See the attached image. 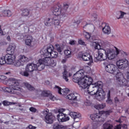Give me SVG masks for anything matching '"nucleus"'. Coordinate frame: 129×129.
<instances>
[{"label": "nucleus", "instance_id": "nucleus-34", "mask_svg": "<svg viewBox=\"0 0 129 129\" xmlns=\"http://www.w3.org/2000/svg\"><path fill=\"white\" fill-rule=\"evenodd\" d=\"M126 83H127V82L123 78V79L118 83V84H119V85H122L123 86H126V87H129V84H126Z\"/></svg>", "mask_w": 129, "mask_h": 129}, {"label": "nucleus", "instance_id": "nucleus-4", "mask_svg": "<svg viewBox=\"0 0 129 129\" xmlns=\"http://www.w3.org/2000/svg\"><path fill=\"white\" fill-rule=\"evenodd\" d=\"M105 69L107 72L113 74V75H117V81L118 84L123 79V75L119 72V70L117 68L116 66L113 64H109L106 66Z\"/></svg>", "mask_w": 129, "mask_h": 129}, {"label": "nucleus", "instance_id": "nucleus-32", "mask_svg": "<svg viewBox=\"0 0 129 129\" xmlns=\"http://www.w3.org/2000/svg\"><path fill=\"white\" fill-rule=\"evenodd\" d=\"M24 85L25 87L28 89V90H30V91H33V90H35V88H34V87L28 83H24Z\"/></svg>", "mask_w": 129, "mask_h": 129}, {"label": "nucleus", "instance_id": "nucleus-47", "mask_svg": "<svg viewBox=\"0 0 129 129\" xmlns=\"http://www.w3.org/2000/svg\"><path fill=\"white\" fill-rule=\"evenodd\" d=\"M6 61L5 59V56L4 57L0 58V65H4V64H6Z\"/></svg>", "mask_w": 129, "mask_h": 129}, {"label": "nucleus", "instance_id": "nucleus-6", "mask_svg": "<svg viewBox=\"0 0 129 129\" xmlns=\"http://www.w3.org/2000/svg\"><path fill=\"white\" fill-rule=\"evenodd\" d=\"M85 76V72L83 70H80L73 76V81L75 83H78L79 85L81 87L80 81L82 79L83 76Z\"/></svg>", "mask_w": 129, "mask_h": 129}, {"label": "nucleus", "instance_id": "nucleus-50", "mask_svg": "<svg viewBox=\"0 0 129 129\" xmlns=\"http://www.w3.org/2000/svg\"><path fill=\"white\" fill-rule=\"evenodd\" d=\"M64 54L66 56H69V55L71 54V50L67 49L64 50Z\"/></svg>", "mask_w": 129, "mask_h": 129}, {"label": "nucleus", "instance_id": "nucleus-12", "mask_svg": "<svg viewBox=\"0 0 129 129\" xmlns=\"http://www.w3.org/2000/svg\"><path fill=\"white\" fill-rule=\"evenodd\" d=\"M80 58H82L83 61H89V64L93 62V59H92V56L90 55L89 53L87 52H85L82 53L81 56H79Z\"/></svg>", "mask_w": 129, "mask_h": 129}, {"label": "nucleus", "instance_id": "nucleus-17", "mask_svg": "<svg viewBox=\"0 0 129 129\" xmlns=\"http://www.w3.org/2000/svg\"><path fill=\"white\" fill-rule=\"evenodd\" d=\"M55 89L56 91H58L59 94H62V95H67V94L70 91L69 89L67 88L62 89L58 86H55Z\"/></svg>", "mask_w": 129, "mask_h": 129}, {"label": "nucleus", "instance_id": "nucleus-11", "mask_svg": "<svg viewBox=\"0 0 129 129\" xmlns=\"http://www.w3.org/2000/svg\"><path fill=\"white\" fill-rule=\"evenodd\" d=\"M4 59L6 61V64L12 65L15 63L16 56L14 54H6Z\"/></svg>", "mask_w": 129, "mask_h": 129}, {"label": "nucleus", "instance_id": "nucleus-51", "mask_svg": "<svg viewBox=\"0 0 129 129\" xmlns=\"http://www.w3.org/2000/svg\"><path fill=\"white\" fill-rule=\"evenodd\" d=\"M78 44L83 46H86V43H85V42H84L82 39H79L78 40Z\"/></svg>", "mask_w": 129, "mask_h": 129}, {"label": "nucleus", "instance_id": "nucleus-37", "mask_svg": "<svg viewBox=\"0 0 129 129\" xmlns=\"http://www.w3.org/2000/svg\"><path fill=\"white\" fill-rule=\"evenodd\" d=\"M107 100H106L107 103H108L109 104H112V100L110 98V91H109L107 93Z\"/></svg>", "mask_w": 129, "mask_h": 129}, {"label": "nucleus", "instance_id": "nucleus-33", "mask_svg": "<svg viewBox=\"0 0 129 129\" xmlns=\"http://www.w3.org/2000/svg\"><path fill=\"white\" fill-rule=\"evenodd\" d=\"M69 8V5L68 4H64L63 5V8L61 9V11H63V17H66V12L67 11V9Z\"/></svg>", "mask_w": 129, "mask_h": 129}, {"label": "nucleus", "instance_id": "nucleus-43", "mask_svg": "<svg viewBox=\"0 0 129 129\" xmlns=\"http://www.w3.org/2000/svg\"><path fill=\"white\" fill-rule=\"evenodd\" d=\"M118 15L119 16H117L116 18L118 20H119V19H122V18H123V16H124V13L121 11L118 13Z\"/></svg>", "mask_w": 129, "mask_h": 129}, {"label": "nucleus", "instance_id": "nucleus-3", "mask_svg": "<svg viewBox=\"0 0 129 129\" xmlns=\"http://www.w3.org/2000/svg\"><path fill=\"white\" fill-rule=\"evenodd\" d=\"M45 66L55 67L56 62H54V60L49 57H43V56H41V58L39 59L38 62L35 64V68L36 70L42 71L45 69Z\"/></svg>", "mask_w": 129, "mask_h": 129}, {"label": "nucleus", "instance_id": "nucleus-14", "mask_svg": "<svg viewBox=\"0 0 129 129\" xmlns=\"http://www.w3.org/2000/svg\"><path fill=\"white\" fill-rule=\"evenodd\" d=\"M69 115L72 117L76 122L81 119V114L70 111Z\"/></svg>", "mask_w": 129, "mask_h": 129}, {"label": "nucleus", "instance_id": "nucleus-20", "mask_svg": "<svg viewBox=\"0 0 129 129\" xmlns=\"http://www.w3.org/2000/svg\"><path fill=\"white\" fill-rule=\"evenodd\" d=\"M34 41H33V37L31 35H29L27 36V39L25 40V44L27 46H29V47H30L31 48H33L34 47Z\"/></svg>", "mask_w": 129, "mask_h": 129}, {"label": "nucleus", "instance_id": "nucleus-61", "mask_svg": "<svg viewBox=\"0 0 129 129\" xmlns=\"http://www.w3.org/2000/svg\"><path fill=\"white\" fill-rule=\"evenodd\" d=\"M83 5L84 7H85V6H87V2L86 1H84L83 3Z\"/></svg>", "mask_w": 129, "mask_h": 129}, {"label": "nucleus", "instance_id": "nucleus-63", "mask_svg": "<svg viewBox=\"0 0 129 129\" xmlns=\"http://www.w3.org/2000/svg\"><path fill=\"white\" fill-rule=\"evenodd\" d=\"M124 2L127 5H129V0H124Z\"/></svg>", "mask_w": 129, "mask_h": 129}, {"label": "nucleus", "instance_id": "nucleus-9", "mask_svg": "<svg viewBox=\"0 0 129 129\" xmlns=\"http://www.w3.org/2000/svg\"><path fill=\"white\" fill-rule=\"evenodd\" d=\"M54 51V46L50 45L47 47V48H43L41 50L42 54L41 57L45 58V57H48L50 54Z\"/></svg>", "mask_w": 129, "mask_h": 129}, {"label": "nucleus", "instance_id": "nucleus-44", "mask_svg": "<svg viewBox=\"0 0 129 129\" xmlns=\"http://www.w3.org/2000/svg\"><path fill=\"white\" fill-rule=\"evenodd\" d=\"M29 14L30 11H29L28 9H24L23 11V15L25 16V17L29 16Z\"/></svg>", "mask_w": 129, "mask_h": 129}, {"label": "nucleus", "instance_id": "nucleus-40", "mask_svg": "<svg viewBox=\"0 0 129 129\" xmlns=\"http://www.w3.org/2000/svg\"><path fill=\"white\" fill-rule=\"evenodd\" d=\"M94 87H97V91L99 88H101L102 87L103 85H102V82H98L95 84V85L94 86Z\"/></svg>", "mask_w": 129, "mask_h": 129}, {"label": "nucleus", "instance_id": "nucleus-53", "mask_svg": "<svg viewBox=\"0 0 129 129\" xmlns=\"http://www.w3.org/2000/svg\"><path fill=\"white\" fill-rule=\"evenodd\" d=\"M76 43H77V41H76V40H70L69 42V44H70V45H75V44H76Z\"/></svg>", "mask_w": 129, "mask_h": 129}, {"label": "nucleus", "instance_id": "nucleus-16", "mask_svg": "<svg viewBox=\"0 0 129 129\" xmlns=\"http://www.w3.org/2000/svg\"><path fill=\"white\" fill-rule=\"evenodd\" d=\"M54 119L55 116L52 115L51 113H49L46 116H45L44 120L46 123L51 124V123H53Z\"/></svg>", "mask_w": 129, "mask_h": 129}, {"label": "nucleus", "instance_id": "nucleus-60", "mask_svg": "<svg viewBox=\"0 0 129 129\" xmlns=\"http://www.w3.org/2000/svg\"><path fill=\"white\" fill-rule=\"evenodd\" d=\"M114 101L116 103H117V102H119V100H118V98L117 97L115 98Z\"/></svg>", "mask_w": 129, "mask_h": 129}, {"label": "nucleus", "instance_id": "nucleus-58", "mask_svg": "<svg viewBox=\"0 0 129 129\" xmlns=\"http://www.w3.org/2000/svg\"><path fill=\"white\" fill-rule=\"evenodd\" d=\"M62 129H71V128H70V126H64V125H63V127H62Z\"/></svg>", "mask_w": 129, "mask_h": 129}, {"label": "nucleus", "instance_id": "nucleus-56", "mask_svg": "<svg viewBox=\"0 0 129 129\" xmlns=\"http://www.w3.org/2000/svg\"><path fill=\"white\" fill-rule=\"evenodd\" d=\"M0 79L1 80H6V79H7V77L4 75L0 76Z\"/></svg>", "mask_w": 129, "mask_h": 129}, {"label": "nucleus", "instance_id": "nucleus-57", "mask_svg": "<svg viewBox=\"0 0 129 129\" xmlns=\"http://www.w3.org/2000/svg\"><path fill=\"white\" fill-rule=\"evenodd\" d=\"M28 128H29V129H35V128H36V127H35V126H33V125H29L28 126Z\"/></svg>", "mask_w": 129, "mask_h": 129}, {"label": "nucleus", "instance_id": "nucleus-49", "mask_svg": "<svg viewBox=\"0 0 129 129\" xmlns=\"http://www.w3.org/2000/svg\"><path fill=\"white\" fill-rule=\"evenodd\" d=\"M55 47L56 48L57 51L59 53H61V52H62V49H61V47L60 46V45H59V44H55Z\"/></svg>", "mask_w": 129, "mask_h": 129}, {"label": "nucleus", "instance_id": "nucleus-28", "mask_svg": "<svg viewBox=\"0 0 129 129\" xmlns=\"http://www.w3.org/2000/svg\"><path fill=\"white\" fill-rule=\"evenodd\" d=\"M115 53H116V56H117V55H120L122 57H124V56H127V54L126 53V52L122 50H120L117 48H116Z\"/></svg>", "mask_w": 129, "mask_h": 129}, {"label": "nucleus", "instance_id": "nucleus-13", "mask_svg": "<svg viewBox=\"0 0 129 129\" xmlns=\"http://www.w3.org/2000/svg\"><path fill=\"white\" fill-rule=\"evenodd\" d=\"M87 91L90 94V95H95L96 93V91H97V87H94L93 85H91L89 86L88 87L86 88Z\"/></svg>", "mask_w": 129, "mask_h": 129}, {"label": "nucleus", "instance_id": "nucleus-2", "mask_svg": "<svg viewBox=\"0 0 129 129\" xmlns=\"http://www.w3.org/2000/svg\"><path fill=\"white\" fill-rule=\"evenodd\" d=\"M8 82L10 83V86L4 87V91L16 95H21L22 89L19 87L20 86V82L15 79H10Z\"/></svg>", "mask_w": 129, "mask_h": 129}, {"label": "nucleus", "instance_id": "nucleus-27", "mask_svg": "<svg viewBox=\"0 0 129 129\" xmlns=\"http://www.w3.org/2000/svg\"><path fill=\"white\" fill-rule=\"evenodd\" d=\"M12 12L10 10H4L2 12V14H0V17H11Z\"/></svg>", "mask_w": 129, "mask_h": 129}, {"label": "nucleus", "instance_id": "nucleus-55", "mask_svg": "<svg viewBox=\"0 0 129 129\" xmlns=\"http://www.w3.org/2000/svg\"><path fill=\"white\" fill-rule=\"evenodd\" d=\"M113 129H121V125L120 124H119L115 126Z\"/></svg>", "mask_w": 129, "mask_h": 129}, {"label": "nucleus", "instance_id": "nucleus-24", "mask_svg": "<svg viewBox=\"0 0 129 129\" xmlns=\"http://www.w3.org/2000/svg\"><path fill=\"white\" fill-rule=\"evenodd\" d=\"M60 18H62V17L55 16V17L53 18L51 21L52 25H54V26H59V25H60V21H61Z\"/></svg>", "mask_w": 129, "mask_h": 129}, {"label": "nucleus", "instance_id": "nucleus-64", "mask_svg": "<svg viewBox=\"0 0 129 129\" xmlns=\"http://www.w3.org/2000/svg\"><path fill=\"white\" fill-rule=\"evenodd\" d=\"M76 23L77 24V25L79 24L80 23H81V21L80 20H77Z\"/></svg>", "mask_w": 129, "mask_h": 129}, {"label": "nucleus", "instance_id": "nucleus-38", "mask_svg": "<svg viewBox=\"0 0 129 129\" xmlns=\"http://www.w3.org/2000/svg\"><path fill=\"white\" fill-rule=\"evenodd\" d=\"M62 127H63V125H61L58 123H55L53 126V129H60V128H62Z\"/></svg>", "mask_w": 129, "mask_h": 129}, {"label": "nucleus", "instance_id": "nucleus-10", "mask_svg": "<svg viewBox=\"0 0 129 129\" xmlns=\"http://www.w3.org/2000/svg\"><path fill=\"white\" fill-rule=\"evenodd\" d=\"M95 95H96V99L99 101L105 99V92H104L102 88H99L98 90L96 91Z\"/></svg>", "mask_w": 129, "mask_h": 129}, {"label": "nucleus", "instance_id": "nucleus-39", "mask_svg": "<svg viewBox=\"0 0 129 129\" xmlns=\"http://www.w3.org/2000/svg\"><path fill=\"white\" fill-rule=\"evenodd\" d=\"M14 66L16 67H20V66H23L24 64L22 63V61L20 60V59H18L15 61L14 63Z\"/></svg>", "mask_w": 129, "mask_h": 129}, {"label": "nucleus", "instance_id": "nucleus-7", "mask_svg": "<svg viewBox=\"0 0 129 129\" xmlns=\"http://www.w3.org/2000/svg\"><path fill=\"white\" fill-rule=\"evenodd\" d=\"M63 11H62L61 9V6L56 5L53 7V10L52 11V14L55 17H62V18H65L64 16H63Z\"/></svg>", "mask_w": 129, "mask_h": 129}, {"label": "nucleus", "instance_id": "nucleus-52", "mask_svg": "<svg viewBox=\"0 0 129 129\" xmlns=\"http://www.w3.org/2000/svg\"><path fill=\"white\" fill-rule=\"evenodd\" d=\"M92 19H93L94 21H95L97 19V14L94 13L92 15Z\"/></svg>", "mask_w": 129, "mask_h": 129}, {"label": "nucleus", "instance_id": "nucleus-22", "mask_svg": "<svg viewBox=\"0 0 129 129\" xmlns=\"http://www.w3.org/2000/svg\"><path fill=\"white\" fill-rule=\"evenodd\" d=\"M41 94L42 96H44L45 97H49L50 99L53 101L55 100V97H54L52 94H51L50 91H43Z\"/></svg>", "mask_w": 129, "mask_h": 129}, {"label": "nucleus", "instance_id": "nucleus-46", "mask_svg": "<svg viewBox=\"0 0 129 129\" xmlns=\"http://www.w3.org/2000/svg\"><path fill=\"white\" fill-rule=\"evenodd\" d=\"M3 104L4 105L7 106V105H12V104H14V103H12L11 102H9L7 100L4 101L3 102Z\"/></svg>", "mask_w": 129, "mask_h": 129}, {"label": "nucleus", "instance_id": "nucleus-35", "mask_svg": "<svg viewBox=\"0 0 129 129\" xmlns=\"http://www.w3.org/2000/svg\"><path fill=\"white\" fill-rule=\"evenodd\" d=\"M105 107V103L99 104L95 106V108L96 109H103Z\"/></svg>", "mask_w": 129, "mask_h": 129}, {"label": "nucleus", "instance_id": "nucleus-42", "mask_svg": "<svg viewBox=\"0 0 129 129\" xmlns=\"http://www.w3.org/2000/svg\"><path fill=\"white\" fill-rule=\"evenodd\" d=\"M64 113H59L57 116V119H58V121L59 122H61V120H62V119L63 118V117L64 116Z\"/></svg>", "mask_w": 129, "mask_h": 129}, {"label": "nucleus", "instance_id": "nucleus-62", "mask_svg": "<svg viewBox=\"0 0 129 129\" xmlns=\"http://www.w3.org/2000/svg\"><path fill=\"white\" fill-rule=\"evenodd\" d=\"M4 35V32L3 31V30H0V36H3Z\"/></svg>", "mask_w": 129, "mask_h": 129}, {"label": "nucleus", "instance_id": "nucleus-48", "mask_svg": "<svg viewBox=\"0 0 129 129\" xmlns=\"http://www.w3.org/2000/svg\"><path fill=\"white\" fill-rule=\"evenodd\" d=\"M42 113L43 114L44 117L46 116L49 114V110L48 109H46L42 112Z\"/></svg>", "mask_w": 129, "mask_h": 129}, {"label": "nucleus", "instance_id": "nucleus-45", "mask_svg": "<svg viewBox=\"0 0 129 129\" xmlns=\"http://www.w3.org/2000/svg\"><path fill=\"white\" fill-rule=\"evenodd\" d=\"M29 72L26 71L21 72L20 74L22 75V76H25V77H28L29 76Z\"/></svg>", "mask_w": 129, "mask_h": 129}, {"label": "nucleus", "instance_id": "nucleus-26", "mask_svg": "<svg viewBox=\"0 0 129 129\" xmlns=\"http://www.w3.org/2000/svg\"><path fill=\"white\" fill-rule=\"evenodd\" d=\"M85 38L87 39V40H88L89 42H91L92 43V46H93V43L94 42H98V41H94V39H93V38L91 37V33L87 32L85 35Z\"/></svg>", "mask_w": 129, "mask_h": 129}, {"label": "nucleus", "instance_id": "nucleus-19", "mask_svg": "<svg viewBox=\"0 0 129 129\" xmlns=\"http://www.w3.org/2000/svg\"><path fill=\"white\" fill-rule=\"evenodd\" d=\"M26 71L27 72H33V71H36L37 68H36L35 64L34 63H29L27 65L25 68Z\"/></svg>", "mask_w": 129, "mask_h": 129}, {"label": "nucleus", "instance_id": "nucleus-41", "mask_svg": "<svg viewBox=\"0 0 129 129\" xmlns=\"http://www.w3.org/2000/svg\"><path fill=\"white\" fill-rule=\"evenodd\" d=\"M70 119V118L68 115L66 114H64L63 118L61 119V121L60 122H64V121H68V120H69Z\"/></svg>", "mask_w": 129, "mask_h": 129}, {"label": "nucleus", "instance_id": "nucleus-30", "mask_svg": "<svg viewBox=\"0 0 129 129\" xmlns=\"http://www.w3.org/2000/svg\"><path fill=\"white\" fill-rule=\"evenodd\" d=\"M19 59L21 61L22 63L24 65L25 62H27L28 57L25 56V55H20L19 56Z\"/></svg>", "mask_w": 129, "mask_h": 129}, {"label": "nucleus", "instance_id": "nucleus-23", "mask_svg": "<svg viewBox=\"0 0 129 129\" xmlns=\"http://www.w3.org/2000/svg\"><path fill=\"white\" fill-rule=\"evenodd\" d=\"M79 96V95L76 93H72L70 94L67 96L68 99L70 100H77V98Z\"/></svg>", "mask_w": 129, "mask_h": 129}, {"label": "nucleus", "instance_id": "nucleus-1", "mask_svg": "<svg viewBox=\"0 0 129 129\" xmlns=\"http://www.w3.org/2000/svg\"><path fill=\"white\" fill-rule=\"evenodd\" d=\"M93 47L97 51L94 54V62H97L99 61H104L108 58L109 60L114 59L116 56V52H114V50L112 49H107L106 51L104 49H101L100 43L99 42H94L93 43Z\"/></svg>", "mask_w": 129, "mask_h": 129}, {"label": "nucleus", "instance_id": "nucleus-15", "mask_svg": "<svg viewBox=\"0 0 129 129\" xmlns=\"http://www.w3.org/2000/svg\"><path fill=\"white\" fill-rule=\"evenodd\" d=\"M102 30L103 33L105 34V35H109L110 33H111V29H110V27L108 26V24H106V23H102Z\"/></svg>", "mask_w": 129, "mask_h": 129}, {"label": "nucleus", "instance_id": "nucleus-36", "mask_svg": "<svg viewBox=\"0 0 129 129\" xmlns=\"http://www.w3.org/2000/svg\"><path fill=\"white\" fill-rule=\"evenodd\" d=\"M63 78L67 82H68L69 80L68 79V72L66 71V69H64L63 72Z\"/></svg>", "mask_w": 129, "mask_h": 129}, {"label": "nucleus", "instance_id": "nucleus-54", "mask_svg": "<svg viewBox=\"0 0 129 129\" xmlns=\"http://www.w3.org/2000/svg\"><path fill=\"white\" fill-rule=\"evenodd\" d=\"M29 110L32 112H36V111H37V109L33 107H31L30 108Z\"/></svg>", "mask_w": 129, "mask_h": 129}, {"label": "nucleus", "instance_id": "nucleus-31", "mask_svg": "<svg viewBox=\"0 0 129 129\" xmlns=\"http://www.w3.org/2000/svg\"><path fill=\"white\" fill-rule=\"evenodd\" d=\"M51 19L49 18H46L44 19V25L46 27H50L52 25V23L50 22Z\"/></svg>", "mask_w": 129, "mask_h": 129}, {"label": "nucleus", "instance_id": "nucleus-25", "mask_svg": "<svg viewBox=\"0 0 129 129\" xmlns=\"http://www.w3.org/2000/svg\"><path fill=\"white\" fill-rule=\"evenodd\" d=\"M103 129H113V125L111 121L108 120L103 124Z\"/></svg>", "mask_w": 129, "mask_h": 129}, {"label": "nucleus", "instance_id": "nucleus-59", "mask_svg": "<svg viewBox=\"0 0 129 129\" xmlns=\"http://www.w3.org/2000/svg\"><path fill=\"white\" fill-rule=\"evenodd\" d=\"M7 41H9V42H11V41H12V39L10 36H7Z\"/></svg>", "mask_w": 129, "mask_h": 129}, {"label": "nucleus", "instance_id": "nucleus-5", "mask_svg": "<svg viewBox=\"0 0 129 129\" xmlns=\"http://www.w3.org/2000/svg\"><path fill=\"white\" fill-rule=\"evenodd\" d=\"M93 80L92 78L86 76V73H85V75H84L81 79V81L80 82V83L81 85V88L83 89H86L88 86L92 85Z\"/></svg>", "mask_w": 129, "mask_h": 129}, {"label": "nucleus", "instance_id": "nucleus-21", "mask_svg": "<svg viewBox=\"0 0 129 129\" xmlns=\"http://www.w3.org/2000/svg\"><path fill=\"white\" fill-rule=\"evenodd\" d=\"M100 115V114L97 113L96 114H91L90 117L93 121H101V120H100L101 118Z\"/></svg>", "mask_w": 129, "mask_h": 129}, {"label": "nucleus", "instance_id": "nucleus-18", "mask_svg": "<svg viewBox=\"0 0 129 129\" xmlns=\"http://www.w3.org/2000/svg\"><path fill=\"white\" fill-rule=\"evenodd\" d=\"M15 50H16V45L13 44H10L6 51L7 55H14L15 54Z\"/></svg>", "mask_w": 129, "mask_h": 129}, {"label": "nucleus", "instance_id": "nucleus-8", "mask_svg": "<svg viewBox=\"0 0 129 129\" xmlns=\"http://www.w3.org/2000/svg\"><path fill=\"white\" fill-rule=\"evenodd\" d=\"M116 65L119 69H124L128 67V60L126 59H119L116 61Z\"/></svg>", "mask_w": 129, "mask_h": 129}, {"label": "nucleus", "instance_id": "nucleus-29", "mask_svg": "<svg viewBox=\"0 0 129 129\" xmlns=\"http://www.w3.org/2000/svg\"><path fill=\"white\" fill-rule=\"evenodd\" d=\"M50 57H51V58H57V57H58V52L53 50V51L50 53L48 56H45V58H49V59H51Z\"/></svg>", "mask_w": 129, "mask_h": 129}]
</instances>
